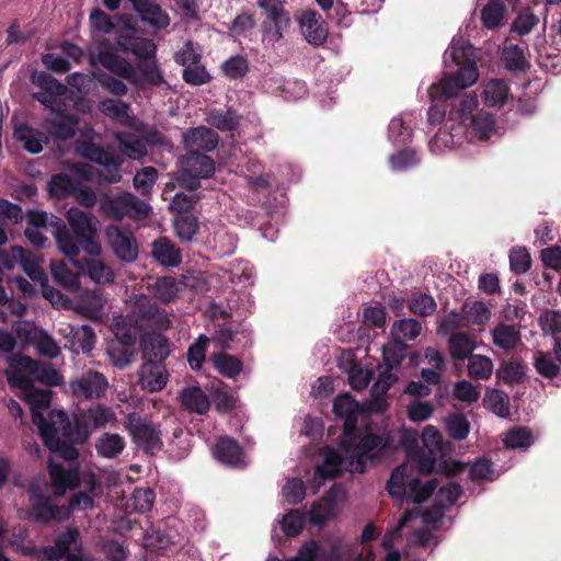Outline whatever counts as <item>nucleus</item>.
Segmentation results:
<instances>
[{
	"label": "nucleus",
	"mask_w": 561,
	"mask_h": 561,
	"mask_svg": "<svg viewBox=\"0 0 561 561\" xmlns=\"http://www.w3.org/2000/svg\"><path fill=\"white\" fill-rule=\"evenodd\" d=\"M333 409L335 414L344 420V438L337 450L332 448L321 450L322 463L317 466L312 480L316 491L325 479L334 478L342 470L364 472L368 460L383 457L393 449L389 437L367 434L358 439L354 430L363 408L350 394L337 396Z\"/></svg>",
	"instance_id": "nucleus-1"
},
{
	"label": "nucleus",
	"mask_w": 561,
	"mask_h": 561,
	"mask_svg": "<svg viewBox=\"0 0 561 561\" xmlns=\"http://www.w3.org/2000/svg\"><path fill=\"white\" fill-rule=\"evenodd\" d=\"M73 422L76 431L71 430L68 416L61 410L50 411L49 424L42 415L34 414V424L47 448L66 460H75L79 455L73 444H83L95 430L115 425L117 417L110 407L94 403L85 410H77Z\"/></svg>",
	"instance_id": "nucleus-2"
},
{
	"label": "nucleus",
	"mask_w": 561,
	"mask_h": 561,
	"mask_svg": "<svg viewBox=\"0 0 561 561\" xmlns=\"http://www.w3.org/2000/svg\"><path fill=\"white\" fill-rule=\"evenodd\" d=\"M426 450L409 454L407 460L397 467L388 481V492L393 497H404L415 503L426 501L437 488L436 480L421 484L420 474L431 473L442 451V435L439 431L427 425L422 434Z\"/></svg>",
	"instance_id": "nucleus-3"
},
{
	"label": "nucleus",
	"mask_w": 561,
	"mask_h": 561,
	"mask_svg": "<svg viewBox=\"0 0 561 561\" xmlns=\"http://www.w3.org/2000/svg\"><path fill=\"white\" fill-rule=\"evenodd\" d=\"M477 107V96L471 93L463 94L453 104L444 128L430 141L431 151L440 153L461 146L470 130L480 140L489 139L495 130L494 119L489 114L473 115Z\"/></svg>",
	"instance_id": "nucleus-4"
},
{
	"label": "nucleus",
	"mask_w": 561,
	"mask_h": 561,
	"mask_svg": "<svg viewBox=\"0 0 561 561\" xmlns=\"http://www.w3.org/2000/svg\"><path fill=\"white\" fill-rule=\"evenodd\" d=\"M473 47L462 37H454L444 54V75L430 89V96L453 98L459 90L474 85L479 79Z\"/></svg>",
	"instance_id": "nucleus-5"
},
{
	"label": "nucleus",
	"mask_w": 561,
	"mask_h": 561,
	"mask_svg": "<svg viewBox=\"0 0 561 561\" xmlns=\"http://www.w3.org/2000/svg\"><path fill=\"white\" fill-rule=\"evenodd\" d=\"M32 81L43 89L34 93V98L56 114L54 119L47 122V129L56 138H71L78 127V119L73 115H65L69 99L67 88L45 72H34Z\"/></svg>",
	"instance_id": "nucleus-6"
},
{
	"label": "nucleus",
	"mask_w": 561,
	"mask_h": 561,
	"mask_svg": "<svg viewBox=\"0 0 561 561\" xmlns=\"http://www.w3.org/2000/svg\"><path fill=\"white\" fill-rule=\"evenodd\" d=\"M8 270L20 265L33 282L41 285L43 296L57 309H72V304L60 290L47 284V276L39 265L38 259L21 247H12L8 253L0 256Z\"/></svg>",
	"instance_id": "nucleus-7"
},
{
	"label": "nucleus",
	"mask_w": 561,
	"mask_h": 561,
	"mask_svg": "<svg viewBox=\"0 0 561 561\" xmlns=\"http://www.w3.org/2000/svg\"><path fill=\"white\" fill-rule=\"evenodd\" d=\"M443 516L444 511L442 506H436L421 515L414 511L407 512L399 520L398 526L385 534L382 538L383 548H391L394 539L400 536V533L408 527L409 524H414L413 527L415 525L421 526L419 530H415L411 535L409 541L417 546H428L432 540V530L442 522Z\"/></svg>",
	"instance_id": "nucleus-8"
},
{
	"label": "nucleus",
	"mask_w": 561,
	"mask_h": 561,
	"mask_svg": "<svg viewBox=\"0 0 561 561\" xmlns=\"http://www.w3.org/2000/svg\"><path fill=\"white\" fill-rule=\"evenodd\" d=\"M111 329L115 337L107 343L106 354L111 363L122 369L134 360L137 324L124 316H117L113 319Z\"/></svg>",
	"instance_id": "nucleus-9"
},
{
	"label": "nucleus",
	"mask_w": 561,
	"mask_h": 561,
	"mask_svg": "<svg viewBox=\"0 0 561 561\" xmlns=\"http://www.w3.org/2000/svg\"><path fill=\"white\" fill-rule=\"evenodd\" d=\"M67 220L71 230L80 240L82 250L91 256H100L102 247L95 238L99 229L98 218L90 213L71 207L67 211Z\"/></svg>",
	"instance_id": "nucleus-10"
},
{
	"label": "nucleus",
	"mask_w": 561,
	"mask_h": 561,
	"mask_svg": "<svg viewBox=\"0 0 561 561\" xmlns=\"http://www.w3.org/2000/svg\"><path fill=\"white\" fill-rule=\"evenodd\" d=\"M214 171L215 165L209 157L203 153H187L181 160L176 181L181 187L194 191L199 186V180L211 176Z\"/></svg>",
	"instance_id": "nucleus-11"
},
{
	"label": "nucleus",
	"mask_w": 561,
	"mask_h": 561,
	"mask_svg": "<svg viewBox=\"0 0 561 561\" xmlns=\"http://www.w3.org/2000/svg\"><path fill=\"white\" fill-rule=\"evenodd\" d=\"M393 342L382 346L386 363H399L404 357V343L415 340L421 333V323L415 319L394 321L390 330Z\"/></svg>",
	"instance_id": "nucleus-12"
},
{
	"label": "nucleus",
	"mask_w": 561,
	"mask_h": 561,
	"mask_svg": "<svg viewBox=\"0 0 561 561\" xmlns=\"http://www.w3.org/2000/svg\"><path fill=\"white\" fill-rule=\"evenodd\" d=\"M125 425L129 431L135 444L148 454H154L162 448L160 431L154 424L131 413L126 417Z\"/></svg>",
	"instance_id": "nucleus-13"
},
{
	"label": "nucleus",
	"mask_w": 561,
	"mask_h": 561,
	"mask_svg": "<svg viewBox=\"0 0 561 561\" xmlns=\"http://www.w3.org/2000/svg\"><path fill=\"white\" fill-rule=\"evenodd\" d=\"M76 148L81 157L104 168L105 173L100 176V181L108 183H116L121 181L122 158L114 157L111 152L103 150L90 141L78 142Z\"/></svg>",
	"instance_id": "nucleus-14"
},
{
	"label": "nucleus",
	"mask_w": 561,
	"mask_h": 561,
	"mask_svg": "<svg viewBox=\"0 0 561 561\" xmlns=\"http://www.w3.org/2000/svg\"><path fill=\"white\" fill-rule=\"evenodd\" d=\"M8 382L12 388H16L21 390L22 398L28 402L32 407V419L34 420V414L42 415L46 424H49V414L45 417L43 413H41L38 408H47L50 403V392L48 390H37L34 388L32 383V379L28 376L21 374L20 371H15L13 369H7L4 371Z\"/></svg>",
	"instance_id": "nucleus-15"
},
{
	"label": "nucleus",
	"mask_w": 561,
	"mask_h": 561,
	"mask_svg": "<svg viewBox=\"0 0 561 561\" xmlns=\"http://www.w3.org/2000/svg\"><path fill=\"white\" fill-rule=\"evenodd\" d=\"M130 317L137 322L146 321L159 328H169L170 318L165 309L159 308L149 296L134 294L125 300Z\"/></svg>",
	"instance_id": "nucleus-16"
},
{
	"label": "nucleus",
	"mask_w": 561,
	"mask_h": 561,
	"mask_svg": "<svg viewBox=\"0 0 561 561\" xmlns=\"http://www.w3.org/2000/svg\"><path fill=\"white\" fill-rule=\"evenodd\" d=\"M9 364V369L28 376L32 381L35 379L48 386H59L64 382V377L54 367L38 363L27 356H10Z\"/></svg>",
	"instance_id": "nucleus-17"
},
{
	"label": "nucleus",
	"mask_w": 561,
	"mask_h": 561,
	"mask_svg": "<svg viewBox=\"0 0 561 561\" xmlns=\"http://www.w3.org/2000/svg\"><path fill=\"white\" fill-rule=\"evenodd\" d=\"M15 332L22 341L33 345L45 357L56 358L60 354V347L56 340L33 322L18 321L15 323Z\"/></svg>",
	"instance_id": "nucleus-18"
},
{
	"label": "nucleus",
	"mask_w": 561,
	"mask_h": 561,
	"mask_svg": "<svg viewBox=\"0 0 561 561\" xmlns=\"http://www.w3.org/2000/svg\"><path fill=\"white\" fill-rule=\"evenodd\" d=\"M108 389L107 378L100 371L88 369L69 381L70 393L87 400L103 398Z\"/></svg>",
	"instance_id": "nucleus-19"
},
{
	"label": "nucleus",
	"mask_w": 561,
	"mask_h": 561,
	"mask_svg": "<svg viewBox=\"0 0 561 561\" xmlns=\"http://www.w3.org/2000/svg\"><path fill=\"white\" fill-rule=\"evenodd\" d=\"M108 300L99 289H88L81 293L72 304V310L77 313L102 322L107 317Z\"/></svg>",
	"instance_id": "nucleus-20"
},
{
	"label": "nucleus",
	"mask_w": 561,
	"mask_h": 561,
	"mask_svg": "<svg viewBox=\"0 0 561 561\" xmlns=\"http://www.w3.org/2000/svg\"><path fill=\"white\" fill-rule=\"evenodd\" d=\"M106 240L115 255L124 262H133L138 256V244L130 231L111 225L105 229Z\"/></svg>",
	"instance_id": "nucleus-21"
},
{
	"label": "nucleus",
	"mask_w": 561,
	"mask_h": 561,
	"mask_svg": "<svg viewBox=\"0 0 561 561\" xmlns=\"http://www.w3.org/2000/svg\"><path fill=\"white\" fill-rule=\"evenodd\" d=\"M257 7L263 10L266 19L274 25V30L265 28L264 36L268 42L282 38L283 31L289 26L290 18L280 0H257Z\"/></svg>",
	"instance_id": "nucleus-22"
},
{
	"label": "nucleus",
	"mask_w": 561,
	"mask_h": 561,
	"mask_svg": "<svg viewBox=\"0 0 561 561\" xmlns=\"http://www.w3.org/2000/svg\"><path fill=\"white\" fill-rule=\"evenodd\" d=\"M91 60L94 65L99 64L103 66L112 73L126 79L131 84H142V80L137 76V68L114 53L100 51L99 54L93 55Z\"/></svg>",
	"instance_id": "nucleus-23"
},
{
	"label": "nucleus",
	"mask_w": 561,
	"mask_h": 561,
	"mask_svg": "<svg viewBox=\"0 0 561 561\" xmlns=\"http://www.w3.org/2000/svg\"><path fill=\"white\" fill-rule=\"evenodd\" d=\"M296 20L304 37L313 45H321L328 37V27L321 15L312 10L297 13Z\"/></svg>",
	"instance_id": "nucleus-24"
},
{
	"label": "nucleus",
	"mask_w": 561,
	"mask_h": 561,
	"mask_svg": "<svg viewBox=\"0 0 561 561\" xmlns=\"http://www.w3.org/2000/svg\"><path fill=\"white\" fill-rule=\"evenodd\" d=\"M75 266L94 284L106 286L115 280L112 267L99 256L75 261Z\"/></svg>",
	"instance_id": "nucleus-25"
},
{
	"label": "nucleus",
	"mask_w": 561,
	"mask_h": 561,
	"mask_svg": "<svg viewBox=\"0 0 561 561\" xmlns=\"http://www.w3.org/2000/svg\"><path fill=\"white\" fill-rule=\"evenodd\" d=\"M218 144V136L207 127H197L188 130L184 135V145L187 153H199V151H210Z\"/></svg>",
	"instance_id": "nucleus-26"
},
{
	"label": "nucleus",
	"mask_w": 561,
	"mask_h": 561,
	"mask_svg": "<svg viewBox=\"0 0 561 561\" xmlns=\"http://www.w3.org/2000/svg\"><path fill=\"white\" fill-rule=\"evenodd\" d=\"M65 337L69 344V350L77 354L80 352L90 353L96 342L94 330L88 324L70 327V331L65 334Z\"/></svg>",
	"instance_id": "nucleus-27"
},
{
	"label": "nucleus",
	"mask_w": 561,
	"mask_h": 561,
	"mask_svg": "<svg viewBox=\"0 0 561 561\" xmlns=\"http://www.w3.org/2000/svg\"><path fill=\"white\" fill-rule=\"evenodd\" d=\"M49 474L56 495H62L68 489L79 485L80 478L76 467L64 468L50 460Z\"/></svg>",
	"instance_id": "nucleus-28"
},
{
	"label": "nucleus",
	"mask_w": 561,
	"mask_h": 561,
	"mask_svg": "<svg viewBox=\"0 0 561 561\" xmlns=\"http://www.w3.org/2000/svg\"><path fill=\"white\" fill-rule=\"evenodd\" d=\"M168 374L162 365L152 359L146 362L139 370V382L144 389L154 392L167 385Z\"/></svg>",
	"instance_id": "nucleus-29"
},
{
	"label": "nucleus",
	"mask_w": 561,
	"mask_h": 561,
	"mask_svg": "<svg viewBox=\"0 0 561 561\" xmlns=\"http://www.w3.org/2000/svg\"><path fill=\"white\" fill-rule=\"evenodd\" d=\"M214 457L231 467H239L244 463V454L241 447L229 437H220L213 448Z\"/></svg>",
	"instance_id": "nucleus-30"
},
{
	"label": "nucleus",
	"mask_w": 561,
	"mask_h": 561,
	"mask_svg": "<svg viewBox=\"0 0 561 561\" xmlns=\"http://www.w3.org/2000/svg\"><path fill=\"white\" fill-rule=\"evenodd\" d=\"M493 344L506 352L513 351L522 343L519 328L515 324L499 323L491 331Z\"/></svg>",
	"instance_id": "nucleus-31"
},
{
	"label": "nucleus",
	"mask_w": 561,
	"mask_h": 561,
	"mask_svg": "<svg viewBox=\"0 0 561 561\" xmlns=\"http://www.w3.org/2000/svg\"><path fill=\"white\" fill-rule=\"evenodd\" d=\"M80 539L77 529H69L62 534L56 541L55 546L44 549V556L47 561H57L70 551H79Z\"/></svg>",
	"instance_id": "nucleus-32"
},
{
	"label": "nucleus",
	"mask_w": 561,
	"mask_h": 561,
	"mask_svg": "<svg viewBox=\"0 0 561 561\" xmlns=\"http://www.w3.org/2000/svg\"><path fill=\"white\" fill-rule=\"evenodd\" d=\"M392 364L387 363L388 367L380 371L377 381L373 386V397L375 399L369 408L371 411L382 412L386 409V400L382 396L398 381V376L391 370Z\"/></svg>",
	"instance_id": "nucleus-33"
},
{
	"label": "nucleus",
	"mask_w": 561,
	"mask_h": 561,
	"mask_svg": "<svg viewBox=\"0 0 561 561\" xmlns=\"http://www.w3.org/2000/svg\"><path fill=\"white\" fill-rule=\"evenodd\" d=\"M53 236L59 251L75 263L77 256L80 254V247L62 220L55 221Z\"/></svg>",
	"instance_id": "nucleus-34"
},
{
	"label": "nucleus",
	"mask_w": 561,
	"mask_h": 561,
	"mask_svg": "<svg viewBox=\"0 0 561 561\" xmlns=\"http://www.w3.org/2000/svg\"><path fill=\"white\" fill-rule=\"evenodd\" d=\"M484 104L489 107H502L510 96L507 84L501 79L488 81L481 92Z\"/></svg>",
	"instance_id": "nucleus-35"
},
{
	"label": "nucleus",
	"mask_w": 561,
	"mask_h": 561,
	"mask_svg": "<svg viewBox=\"0 0 561 561\" xmlns=\"http://www.w3.org/2000/svg\"><path fill=\"white\" fill-rule=\"evenodd\" d=\"M115 138L121 151L133 160H139L147 154L146 140L133 133L118 131Z\"/></svg>",
	"instance_id": "nucleus-36"
},
{
	"label": "nucleus",
	"mask_w": 561,
	"mask_h": 561,
	"mask_svg": "<svg viewBox=\"0 0 561 561\" xmlns=\"http://www.w3.org/2000/svg\"><path fill=\"white\" fill-rule=\"evenodd\" d=\"M336 495L337 492L332 490L325 497L314 504L308 512L309 522L316 525H321L334 517L339 511L336 505Z\"/></svg>",
	"instance_id": "nucleus-37"
},
{
	"label": "nucleus",
	"mask_w": 561,
	"mask_h": 561,
	"mask_svg": "<svg viewBox=\"0 0 561 561\" xmlns=\"http://www.w3.org/2000/svg\"><path fill=\"white\" fill-rule=\"evenodd\" d=\"M182 405L190 412L204 414L209 409V400L205 392L198 387L184 388L180 393Z\"/></svg>",
	"instance_id": "nucleus-38"
},
{
	"label": "nucleus",
	"mask_w": 561,
	"mask_h": 561,
	"mask_svg": "<svg viewBox=\"0 0 561 561\" xmlns=\"http://www.w3.org/2000/svg\"><path fill=\"white\" fill-rule=\"evenodd\" d=\"M14 137L23 144L25 150L31 153H38L43 145L47 142V136L27 125H20L14 130Z\"/></svg>",
	"instance_id": "nucleus-39"
},
{
	"label": "nucleus",
	"mask_w": 561,
	"mask_h": 561,
	"mask_svg": "<svg viewBox=\"0 0 561 561\" xmlns=\"http://www.w3.org/2000/svg\"><path fill=\"white\" fill-rule=\"evenodd\" d=\"M466 325L483 327L491 319V310L489 307L478 300H467L461 307Z\"/></svg>",
	"instance_id": "nucleus-40"
},
{
	"label": "nucleus",
	"mask_w": 561,
	"mask_h": 561,
	"mask_svg": "<svg viewBox=\"0 0 561 561\" xmlns=\"http://www.w3.org/2000/svg\"><path fill=\"white\" fill-rule=\"evenodd\" d=\"M152 255L165 266H178L182 260L180 250L167 238L153 242Z\"/></svg>",
	"instance_id": "nucleus-41"
},
{
	"label": "nucleus",
	"mask_w": 561,
	"mask_h": 561,
	"mask_svg": "<svg viewBox=\"0 0 561 561\" xmlns=\"http://www.w3.org/2000/svg\"><path fill=\"white\" fill-rule=\"evenodd\" d=\"M144 354L157 360H164L170 354L168 340L159 333L146 334L141 339Z\"/></svg>",
	"instance_id": "nucleus-42"
},
{
	"label": "nucleus",
	"mask_w": 561,
	"mask_h": 561,
	"mask_svg": "<svg viewBox=\"0 0 561 561\" xmlns=\"http://www.w3.org/2000/svg\"><path fill=\"white\" fill-rule=\"evenodd\" d=\"M344 356L346 357V363H342L341 367L348 375L350 386L355 390H362L366 388L373 377L371 370L363 368L357 364H354L352 354H346Z\"/></svg>",
	"instance_id": "nucleus-43"
},
{
	"label": "nucleus",
	"mask_w": 561,
	"mask_h": 561,
	"mask_svg": "<svg viewBox=\"0 0 561 561\" xmlns=\"http://www.w3.org/2000/svg\"><path fill=\"white\" fill-rule=\"evenodd\" d=\"M125 448L124 438L115 433H104L95 442V449L103 458H114Z\"/></svg>",
	"instance_id": "nucleus-44"
},
{
	"label": "nucleus",
	"mask_w": 561,
	"mask_h": 561,
	"mask_svg": "<svg viewBox=\"0 0 561 561\" xmlns=\"http://www.w3.org/2000/svg\"><path fill=\"white\" fill-rule=\"evenodd\" d=\"M50 273L56 283L69 290H78L80 288L79 275L72 272L65 262L53 261L50 263Z\"/></svg>",
	"instance_id": "nucleus-45"
},
{
	"label": "nucleus",
	"mask_w": 561,
	"mask_h": 561,
	"mask_svg": "<svg viewBox=\"0 0 561 561\" xmlns=\"http://www.w3.org/2000/svg\"><path fill=\"white\" fill-rule=\"evenodd\" d=\"M211 363L219 374L228 378H234L243 368V364L239 358L224 353L214 354Z\"/></svg>",
	"instance_id": "nucleus-46"
},
{
	"label": "nucleus",
	"mask_w": 561,
	"mask_h": 561,
	"mask_svg": "<svg viewBox=\"0 0 561 561\" xmlns=\"http://www.w3.org/2000/svg\"><path fill=\"white\" fill-rule=\"evenodd\" d=\"M150 288L157 299L168 304L178 297L180 283L172 277H161L158 278Z\"/></svg>",
	"instance_id": "nucleus-47"
},
{
	"label": "nucleus",
	"mask_w": 561,
	"mask_h": 561,
	"mask_svg": "<svg viewBox=\"0 0 561 561\" xmlns=\"http://www.w3.org/2000/svg\"><path fill=\"white\" fill-rule=\"evenodd\" d=\"M99 107L103 114L121 122L124 125L130 126L133 124V117L129 114V106L119 100H104L100 103Z\"/></svg>",
	"instance_id": "nucleus-48"
},
{
	"label": "nucleus",
	"mask_w": 561,
	"mask_h": 561,
	"mask_svg": "<svg viewBox=\"0 0 561 561\" xmlns=\"http://www.w3.org/2000/svg\"><path fill=\"white\" fill-rule=\"evenodd\" d=\"M474 348L476 339L467 333H456L449 339L450 354L458 359L468 357Z\"/></svg>",
	"instance_id": "nucleus-49"
},
{
	"label": "nucleus",
	"mask_w": 561,
	"mask_h": 561,
	"mask_svg": "<svg viewBox=\"0 0 561 561\" xmlns=\"http://www.w3.org/2000/svg\"><path fill=\"white\" fill-rule=\"evenodd\" d=\"M483 403L494 414L506 417L510 415V401L505 392L497 389H489Z\"/></svg>",
	"instance_id": "nucleus-50"
},
{
	"label": "nucleus",
	"mask_w": 561,
	"mask_h": 561,
	"mask_svg": "<svg viewBox=\"0 0 561 561\" xmlns=\"http://www.w3.org/2000/svg\"><path fill=\"white\" fill-rule=\"evenodd\" d=\"M127 205L126 193L116 197L105 196L100 201V210L108 218L122 220Z\"/></svg>",
	"instance_id": "nucleus-51"
},
{
	"label": "nucleus",
	"mask_w": 561,
	"mask_h": 561,
	"mask_svg": "<svg viewBox=\"0 0 561 561\" xmlns=\"http://www.w3.org/2000/svg\"><path fill=\"white\" fill-rule=\"evenodd\" d=\"M505 14V7L500 0H491L481 10V20L486 28H495L501 25Z\"/></svg>",
	"instance_id": "nucleus-52"
},
{
	"label": "nucleus",
	"mask_w": 561,
	"mask_h": 561,
	"mask_svg": "<svg viewBox=\"0 0 561 561\" xmlns=\"http://www.w3.org/2000/svg\"><path fill=\"white\" fill-rule=\"evenodd\" d=\"M207 122L211 126L224 131L233 130L239 126V117L232 111L225 112L220 110H214L209 112Z\"/></svg>",
	"instance_id": "nucleus-53"
},
{
	"label": "nucleus",
	"mask_w": 561,
	"mask_h": 561,
	"mask_svg": "<svg viewBox=\"0 0 561 561\" xmlns=\"http://www.w3.org/2000/svg\"><path fill=\"white\" fill-rule=\"evenodd\" d=\"M493 362L485 355H472L469 357L468 370L471 377L489 379L493 373Z\"/></svg>",
	"instance_id": "nucleus-54"
},
{
	"label": "nucleus",
	"mask_w": 561,
	"mask_h": 561,
	"mask_svg": "<svg viewBox=\"0 0 561 561\" xmlns=\"http://www.w3.org/2000/svg\"><path fill=\"white\" fill-rule=\"evenodd\" d=\"M412 137L410 126L402 116L393 117L389 124V140L396 146L407 145Z\"/></svg>",
	"instance_id": "nucleus-55"
},
{
	"label": "nucleus",
	"mask_w": 561,
	"mask_h": 561,
	"mask_svg": "<svg viewBox=\"0 0 561 561\" xmlns=\"http://www.w3.org/2000/svg\"><path fill=\"white\" fill-rule=\"evenodd\" d=\"M306 488L305 483L299 478L287 479L283 489L282 497L285 502L296 505L305 499Z\"/></svg>",
	"instance_id": "nucleus-56"
},
{
	"label": "nucleus",
	"mask_w": 561,
	"mask_h": 561,
	"mask_svg": "<svg viewBox=\"0 0 561 561\" xmlns=\"http://www.w3.org/2000/svg\"><path fill=\"white\" fill-rule=\"evenodd\" d=\"M77 186L76 181L67 173L56 174L49 181V193L57 197H65L73 194Z\"/></svg>",
	"instance_id": "nucleus-57"
},
{
	"label": "nucleus",
	"mask_w": 561,
	"mask_h": 561,
	"mask_svg": "<svg viewBox=\"0 0 561 561\" xmlns=\"http://www.w3.org/2000/svg\"><path fill=\"white\" fill-rule=\"evenodd\" d=\"M524 376V366L516 360H505L497 369V377L510 385L519 382Z\"/></svg>",
	"instance_id": "nucleus-58"
},
{
	"label": "nucleus",
	"mask_w": 561,
	"mask_h": 561,
	"mask_svg": "<svg viewBox=\"0 0 561 561\" xmlns=\"http://www.w3.org/2000/svg\"><path fill=\"white\" fill-rule=\"evenodd\" d=\"M436 307L434 298L426 294H415L409 301L410 311L422 317L433 314Z\"/></svg>",
	"instance_id": "nucleus-59"
},
{
	"label": "nucleus",
	"mask_w": 561,
	"mask_h": 561,
	"mask_svg": "<svg viewBox=\"0 0 561 561\" xmlns=\"http://www.w3.org/2000/svg\"><path fill=\"white\" fill-rule=\"evenodd\" d=\"M176 236L183 241H191L198 230V222L194 216L180 215L174 221Z\"/></svg>",
	"instance_id": "nucleus-60"
},
{
	"label": "nucleus",
	"mask_w": 561,
	"mask_h": 561,
	"mask_svg": "<svg viewBox=\"0 0 561 561\" xmlns=\"http://www.w3.org/2000/svg\"><path fill=\"white\" fill-rule=\"evenodd\" d=\"M282 530L288 537L297 536L305 526V516L298 510H290L279 520Z\"/></svg>",
	"instance_id": "nucleus-61"
},
{
	"label": "nucleus",
	"mask_w": 561,
	"mask_h": 561,
	"mask_svg": "<svg viewBox=\"0 0 561 561\" xmlns=\"http://www.w3.org/2000/svg\"><path fill=\"white\" fill-rule=\"evenodd\" d=\"M502 59L510 70H522L527 66L523 48L517 45H508L503 49Z\"/></svg>",
	"instance_id": "nucleus-62"
},
{
	"label": "nucleus",
	"mask_w": 561,
	"mask_h": 561,
	"mask_svg": "<svg viewBox=\"0 0 561 561\" xmlns=\"http://www.w3.org/2000/svg\"><path fill=\"white\" fill-rule=\"evenodd\" d=\"M209 339L206 335H199L187 351V360L192 369L198 370L204 360Z\"/></svg>",
	"instance_id": "nucleus-63"
},
{
	"label": "nucleus",
	"mask_w": 561,
	"mask_h": 561,
	"mask_svg": "<svg viewBox=\"0 0 561 561\" xmlns=\"http://www.w3.org/2000/svg\"><path fill=\"white\" fill-rule=\"evenodd\" d=\"M534 443L533 435L529 430L518 427L510 431L505 438L504 444L507 448H527Z\"/></svg>",
	"instance_id": "nucleus-64"
}]
</instances>
